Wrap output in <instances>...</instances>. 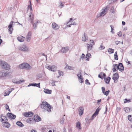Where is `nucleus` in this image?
I'll use <instances>...</instances> for the list:
<instances>
[{
  "label": "nucleus",
  "mask_w": 132,
  "mask_h": 132,
  "mask_svg": "<svg viewBox=\"0 0 132 132\" xmlns=\"http://www.w3.org/2000/svg\"><path fill=\"white\" fill-rule=\"evenodd\" d=\"M108 51L110 54L113 53H114V50L111 48H109L108 50Z\"/></svg>",
  "instance_id": "c85d7f7f"
},
{
  "label": "nucleus",
  "mask_w": 132,
  "mask_h": 132,
  "mask_svg": "<svg viewBox=\"0 0 132 132\" xmlns=\"http://www.w3.org/2000/svg\"><path fill=\"white\" fill-rule=\"evenodd\" d=\"M106 76V74L105 73H103V75H102V78H105V77Z\"/></svg>",
  "instance_id": "69168bd1"
},
{
  "label": "nucleus",
  "mask_w": 132,
  "mask_h": 132,
  "mask_svg": "<svg viewBox=\"0 0 132 132\" xmlns=\"http://www.w3.org/2000/svg\"><path fill=\"white\" fill-rule=\"evenodd\" d=\"M64 117H63L60 120V122L61 124H63L64 122Z\"/></svg>",
  "instance_id": "473e14b6"
},
{
  "label": "nucleus",
  "mask_w": 132,
  "mask_h": 132,
  "mask_svg": "<svg viewBox=\"0 0 132 132\" xmlns=\"http://www.w3.org/2000/svg\"><path fill=\"white\" fill-rule=\"evenodd\" d=\"M44 91L45 93L48 94H50L52 92L51 90H50L48 89H45Z\"/></svg>",
  "instance_id": "4be33fe9"
},
{
  "label": "nucleus",
  "mask_w": 132,
  "mask_h": 132,
  "mask_svg": "<svg viewBox=\"0 0 132 132\" xmlns=\"http://www.w3.org/2000/svg\"><path fill=\"white\" fill-rule=\"evenodd\" d=\"M79 82L80 83H82L83 81V78H78Z\"/></svg>",
  "instance_id": "a19ab883"
},
{
  "label": "nucleus",
  "mask_w": 132,
  "mask_h": 132,
  "mask_svg": "<svg viewBox=\"0 0 132 132\" xmlns=\"http://www.w3.org/2000/svg\"><path fill=\"white\" fill-rule=\"evenodd\" d=\"M69 50V47H62L61 50V52L63 53H66Z\"/></svg>",
  "instance_id": "4468645a"
},
{
  "label": "nucleus",
  "mask_w": 132,
  "mask_h": 132,
  "mask_svg": "<svg viewBox=\"0 0 132 132\" xmlns=\"http://www.w3.org/2000/svg\"><path fill=\"white\" fill-rule=\"evenodd\" d=\"M9 92V91L7 90V91H6L4 94V96H6L7 95H9V94H8V93H8Z\"/></svg>",
  "instance_id": "4d7b16f0"
},
{
  "label": "nucleus",
  "mask_w": 132,
  "mask_h": 132,
  "mask_svg": "<svg viewBox=\"0 0 132 132\" xmlns=\"http://www.w3.org/2000/svg\"><path fill=\"white\" fill-rule=\"evenodd\" d=\"M40 106L42 109L47 110L48 112H51V109L52 108L50 104L46 102H42Z\"/></svg>",
  "instance_id": "f257e3e1"
},
{
  "label": "nucleus",
  "mask_w": 132,
  "mask_h": 132,
  "mask_svg": "<svg viewBox=\"0 0 132 132\" xmlns=\"http://www.w3.org/2000/svg\"><path fill=\"white\" fill-rule=\"evenodd\" d=\"M31 31L29 32L27 34V36L31 37Z\"/></svg>",
  "instance_id": "09e8293b"
},
{
  "label": "nucleus",
  "mask_w": 132,
  "mask_h": 132,
  "mask_svg": "<svg viewBox=\"0 0 132 132\" xmlns=\"http://www.w3.org/2000/svg\"><path fill=\"white\" fill-rule=\"evenodd\" d=\"M97 115L96 114H95V113H94L91 117V118L93 119H94V118L95 117H96V116Z\"/></svg>",
  "instance_id": "49530a36"
},
{
  "label": "nucleus",
  "mask_w": 132,
  "mask_h": 132,
  "mask_svg": "<svg viewBox=\"0 0 132 132\" xmlns=\"http://www.w3.org/2000/svg\"><path fill=\"white\" fill-rule=\"evenodd\" d=\"M30 18V20L31 21V23L32 24H33L34 23L33 22V20H34V17H33V15L32 14H31V15H30L29 16Z\"/></svg>",
  "instance_id": "393cba45"
},
{
  "label": "nucleus",
  "mask_w": 132,
  "mask_h": 132,
  "mask_svg": "<svg viewBox=\"0 0 132 132\" xmlns=\"http://www.w3.org/2000/svg\"><path fill=\"white\" fill-rule=\"evenodd\" d=\"M101 108H100L99 107H98L96 110L95 112V113L96 114L98 115L99 111L101 110Z\"/></svg>",
  "instance_id": "7c9ffc66"
},
{
  "label": "nucleus",
  "mask_w": 132,
  "mask_h": 132,
  "mask_svg": "<svg viewBox=\"0 0 132 132\" xmlns=\"http://www.w3.org/2000/svg\"><path fill=\"white\" fill-rule=\"evenodd\" d=\"M0 66L3 69L8 70L10 68V66L8 63L4 61L0 60Z\"/></svg>",
  "instance_id": "f03ea898"
},
{
  "label": "nucleus",
  "mask_w": 132,
  "mask_h": 132,
  "mask_svg": "<svg viewBox=\"0 0 132 132\" xmlns=\"http://www.w3.org/2000/svg\"><path fill=\"white\" fill-rule=\"evenodd\" d=\"M40 83H39L38 84L36 83H32L29 84L28 86L29 87L31 86H36L38 88H40Z\"/></svg>",
  "instance_id": "f8f14e48"
},
{
  "label": "nucleus",
  "mask_w": 132,
  "mask_h": 132,
  "mask_svg": "<svg viewBox=\"0 0 132 132\" xmlns=\"http://www.w3.org/2000/svg\"><path fill=\"white\" fill-rule=\"evenodd\" d=\"M19 67L21 69H26L27 70H29L31 68V66L27 63H23L19 65Z\"/></svg>",
  "instance_id": "7ed1b4c3"
},
{
  "label": "nucleus",
  "mask_w": 132,
  "mask_h": 132,
  "mask_svg": "<svg viewBox=\"0 0 132 132\" xmlns=\"http://www.w3.org/2000/svg\"><path fill=\"white\" fill-rule=\"evenodd\" d=\"M14 22L13 21H11L9 25L8 26V27L9 28V33L10 34H11L12 32V31L13 30V29L12 28V25H13V22Z\"/></svg>",
  "instance_id": "423d86ee"
},
{
  "label": "nucleus",
  "mask_w": 132,
  "mask_h": 132,
  "mask_svg": "<svg viewBox=\"0 0 132 132\" xmlns=\"http://www.w3.org/2000/svg\"><path fill=\"white\" fill-rule=\"evenodd\" d=\"M24 81L23 80H20L19 81H16L15 82H14V83H16V84H20L22 82H23Z\"/></svg>",
  "instance_id": "de8ad7c7"
},
{
  "label": "nucleus",
  "mask_w": 132,
  "mask_h": 132,
  "mask_svg": "<svg viewBox=\"0 0 132 132\" xmlns=\"http://www.w3.org/2000/svg\"><path fill=\"white\" fill-rule=\"evenodd\" d=\"M116 66H117V64H113V65L112 70L113 72H114L115 71L117 70V68H116Z\"/></svg>",
  "instance_id": "cd10ccee"
},
{
  "label": "nucleus",
  "mask_w": 132,
  "mask_h": 132,
  "mask_svg": "<svg viewBox=\"0 0 132 132\" xmlns=\"http://www.w3.org/2000/svg\"><path fill=\"white\" fill-rule=\"evenodd\" d=\"M34 121L38 122L41 120V118L37 115H36L34 116Z\"/></svg>",
  "instance_id": "9d476101"
},
{
  "label": "nucleus",
  "mask_w": 132,
  "mask_h": 132,
  "mask_svg": "<svg viewBox=\"0 0 132 132\" xmlns=\"http://www.w3.org/2000/svg\"><path fill=\"white\" fill-rule=\"evenodd\" d=\"M4 123V126L7 128H9L10 126V124L7 122H5Z\"/></svg>",
  "instance_id": "bb28decb"
},
{
  "label": "nucleus",
  "mask_w": 132,
  "mask_h": 132,
  "mask_svg": "<svg viewBox=\"0 0 132 132\" xmlns=\"http://www.w3.org/2000/svg\"><path fill=\"white\" fill-rule=\"evenodd\" d=\"M27 122L29 123H33L35 121L33 118H30L27 120Z\"/></svg>",
  "instance_id": "2eb2a0df"
},
{
  "label": "nucleus",
  "mask_w": 132,
  "mask_h": 132,
  "mask_svg": "<svg viewBox=\"0 0 132 132\" xmlns=\"http://www.w3.org/2000/svg\"><path fill=\"white\" fill-rule=\"evenodd\" d=\"M122 68H118V70L121 72L122 71H123L124 68V67Z\"/></svg>",
  "instance_id": "13d9d810"
},
{
  "label": "nucleus",
  "mask_w": 132,
  "mask_h": 132,
  "mask_svg": "<svg viewBox=\"0 0 132 132\" xmlns=\"http://www.w3.org/2000/svg\"><path fill=\"white\" fill-rule=\"evenodd\" d=\"M112 79L114 80V82H117V80L118 78L113 76L112 77Z\"/></svg>",
  "instance_id": "2f4dec72"
},
{
  "label": "nucleus",
  "mask_w": 132,
  "mask_h": 132,
  "mask_svg": "<svg viewBox=\"0 0 132 132\" xmlns=\"http://www.w3.org/2000/svg\"><path fill=\"white\" fill-rule=\"evenodd\" d=\"M64 5L63 3L61 2H60V8H61L62 7H64Z\"/></svg>",
  "instance_id": "603ef678"
},
{
  "label": "nucleus",
  "mask_w": 132,
  "mask_h": 132,
  "mask_svg": "<svg viewBox=\"0 0 132 132\" xmlns=\"http://www.w3.org/2000/svg\"><path fill=\"white\" fill-rule=\"evenodd\" d=\"M31 2H30V5H28V10H30V11H32V9L31 6Z\"/></svg>",
  "instance_id": "72a5a7b5"
},
{
  "label": "nucleus",
  "mask_w": 132,
  "mask_h": 132,
  "mask_svg": "<svg viewBox=\"0 0 132 132\" xmlns=\"http://www.w3.org/2000/svg\"><path fill=\"white\" fill-rule=\"evenodd\" d=\"M101 88L102 93H104V92L105 91V88L104 87H102Z\"/></svg>",
  "instance_id": "864d4df0"
},
{
  "label": "nucleus",
  "mask_w": 132,
  "mask_h": 132,
  "mask_svg": "<svg viewBox=\"0 0 132 132\" xmlns=\"http://www.w3.org/2000/svg\"><path fill=\"white\" fill-rule=\"evenodd\" d=\"M58 73L59 74L60 76L63 75V72L61 71L58 70Z\"/></svg>",
  "instance_id": "c03bdc74"
},
{
  "label": "nucleus",
  "mask_w": 132,
  "mask_h": 132,
  "mask_svg": "<svg viewBox=\"0 0 132 132\" xmlns=\"http://www.w3.org/2000/svg\"><path fill=\"white\" fill-rule=\"evenodd\" d=\"M6 116L7 117H9L12 119H14L16 117L15 115L9 113H8L7 114Z\"/></svg>",
  "instance_id": "6e6552de"
},
{
  "label": "nucleus",
  "mask_w": 132,
  "mask_h": 132,
  "mask_svg": "<svg viewBox=\"0 0 132 132\" xmlns=\"http://www.w3.org/2000/svg\"><path fill=\"white\" fill-rule=\"evenodd\" d=\"M56 70L57 67L56 66L54 65L51 66L50 70L51 71L54 72L56 71Z\"/></svg>",
  "instance_id": "aec40b11"
},
{
  "label": "nucleus",
  "mask_w": 132,
  "mask_h": 132,
  "mask_svg": "<svg viewBox=\"0 0 132 132\" xmlns=\"http://www.w3.org/2000/svg\"><path fill=\"white\" fill-rule=\"evenodd\" d=\"M114 9L113 7L112 6L110 8V11L112 13H114Z\"/></svg>",
  "instance_id": "e433bc0d"
},
{
  "label": "nucleus",
  "mask_w": 132,
  "mask_h": 132,
  "mask_svg": "<svg viewBox=\"0 0 132 132\" xmlns=\"http://www.w3.org/2000/svg\"><path fill=\"white\" fill-rule=\"evenodd\" d=\"M7 74V72H0V76L1 77H6Z\"/></svg>",
  "instance_id": "a211bd4d"
},
{
  "label": "nucleus",
  "mask_w": 132,
  "mask_h": 132,
  "mask_svg": "<svg viewBox=\"0 0 132 132\" xmlns=\"http://www.w3.org/2000/svg\"><path fill=\"white\" fill-rule=\"evenodd\" d=\"M118 65L119 67H123V66L122 64L121 63H120Z\"/></svg>",
  "instance_id": "0e129e2a"
},
{
  "label": "nucleus",
  "mask_w": 132,
  "mask_h": 132,
  "mask_svg": "<svg viewBox=\"0 0 132 132\" xmlns=\"http://www.w3.org/2000/svg\"><path fill=\"white\" fill-rule=\"evenodd\" d=\"M38 23V21H37L34 24H33V29H36L37 28V23Z\"/></svg>",
  "instance_id": "b1692460"
},
{
  "label": "nucleus",
  "mask_w": 132,
  "mask_h": 132,
  "mask_svg": "<svg viewBox=\"0 0 132 132\" xmlns=\"http://www.w3.org/2000/svg\"><path fill=\"white\" fill-rule=\"evenodd\" d=\"M114 59L116 60H118V55H114Z\"/></svg>",
  "instance_id": "774afa93"
},
{
  "label": "nucleus",
  "mask_w": 132,
  "mask_h": 132,
  "mask_svg": "<svg viewBox=\"0 0 132 132\" xmlns=\"http://www.w3.org/2000/svg\"><path fill=\"white\" fill-rule=\"evenodd\" d=\"M124 110L125 112L127 113L129 112L130 110V108L129 107H127L124 108Z\"/></svg>",
  "instance_id": "c756f323"
},
{
  "label": "nucleus",
  "mask_w": 132,
  "mask_h": 132,
  "mask_svg": "<svg viewBox=\"0 0 132 132\" xmlns=\"http://www.w3.org/2000/svg\"><path fill=\"white\" fill-rule=\"evenodd\" d=\"M34 113L32 112H25L24 113V116L26 117H30L33 116Z\"/></svg>",
  "instance_id": "9b49d317"
},
{
  "label": "nucleus",
  "mask_w": 132,
  "mask_h": 132,
  "mask_svg": "<svg viewBox=\"0 0 132 132\" xmlns=\"http://www.w3.org/2000/svg\"><path fill=\"white\" fill-rule=\"evenodd\" d=\"M105 48V47L103 45V44H102L101 45L100 47L99 48L100 50H102L104 49Z\"/></svg>",
  "instance_id": "f704fd0d"
},
{
  "label": "nucleus",
  "mask_w": 132,
  "mask_h": 132,
  "mask_svg": "<svg viewBox=\"0 0 132 132\" xmlns=\"http://www.w3.org/2000/svg\"><path fill=\"white\" fill-rule=\"evenodd\" d=\"M111 79V78L109 77H108L107 78H105L104 80L106 83L108 84H109Z\"/></svg>",
  "instance_id": "412c9836"
},
{
  "label": "nucleus",
  "mask_w": 132,
  "mask_h": 132,
  "mask_svg": "<svg viewBox=\"0 0 132 132\" xmlns=\"http://www.w3.org/2000/svg\"><path fill=\"white\" fill-rule=\"evenodd\" d=\"M88 118H87L85 119V120L86 122L87 123H89V121Z\"/></svg>",
  "instance_id": "bf43d9fd"
},
{
  "label": "nucleus",
  "mask_w": 132,
  "mask_h": 132,
  "mask_svg": "<svg viewBox=\"0 0 132 132\" xmlns=\"http://www.w3.org/2000/svg\"><path fill=\"white\" fill-rule=\"evenodd\" d=\"M5 108H6V110H8L9 108V106L7 104H6L5 105Z\"/></svg>",
  "instance_id": "e2e57ef3"
},
{
  "label": "nucleus",
  "mask_w": 132,
  "mask_h": 132,
  "mask_svg": "<svg viewBox=\"0 0 132 132\" xmlns=\"http://www.w3.org/2000/svg\"><path fill=\"white\" fill-rule=\"evenodd\" d=\"M79 111V114L80 115H82L83 113L84 108L81 107H80Z\"/></svg>",
  "instance_id": "6ab92c4d"
},
{
  "label": "nucleus",
  "mask_w": 132,
  "mask_h": 132,
  "mask_svg": "<svg viewBox=\"0 0 132 132\" xmlns=\"http://www.w3.org/2000/svg\"><path fill=\"white\" fill-rule=\"evenodd\" d=\"M88 40V36L87 34L84 33L82 36V40L84 42H85Z\"/></svg>",
  "instance_id": "0eeeda50"
},
{
  "label": "nucleus",
  "mask_w": 132,
  "mask_h": 132,
  "mask_svg": "<svg viewBox=\"0 0 132 132\" xmlns=\"http://www.w3.org/2000/svg\"><path fill=\"white\" fill-rule=\"evenodd\" d=\"M118 35L119 37H121L122 36V33L120 31L118 33Z\"/></svg>",
  "instance_id": "052dcab7"
},
{
  "label": "nucleus",
  "mask_w": 132,
  "mask_h": 132,
  "mask_svg": "<svg viewBox=\"0 0 132 132\" xmlns=\"http://www.w3.org/2000/svg\"><path fill=\"white\" fill-rule=\"evenodd\" d=\"M125 101H124V103H125L127 102H130V99L128 100L127 99H125Z\"/></svg>",
  "instance_id": "a18cd8bd"
},
{
  "label": "nucleus",
  "mask_w": 132,
  "mask_h": 132,
  "mask_svg": "<svg viewBox=\"0 0 132 132\" xmlns=\"http://www.w3.org/2000/svg\"><path fill=\"white\" fill-rule=\"evenodd\" d=\"M72 68V67L71 66H68V69L70 70H73V69Z\"/></svg>",
  "instance_id": "338daca9"
},
{
  "label": "nucleus",
  "mask_w": 132,
  "mask_h": 132,
  "mask_svg": "<svg viewBox=\"0 0 132 132\" xmlns=\"http://www.w3.org/2000/svg\"><path fill=\"white\" fill-rule=\"evenodd\" d=\"M91 56V55L90 53L87 54L86 55V60L89 61V58Z\"/></svg>",
  "instance_id": "a878e982"
},
{
  "label": "nucleus",
  "mask_w": 132,
  "mask_h": 132,
  "mask_svg": "<svg viewBox=\"0 0 132 132\" xmlns=\"http://www.w3.org/2000/svg\"><path fill=\"white\" fill-rule=\"evenodd\" d=\"M85 56V55L84 53H82L81 57V58L82 60H83L84 59Z\"/></svg>",
  "instance_id": "37998d69"
},
{
  "label": "nucleus",
  "mask_w": 132,
  "mask_h": 132,
  "mask_svg": "<svg viewBox=\"0 0 132 132\" xmlns=\"http://www.w3.org/2000/svg\"><path fill=\"white\" fill-rule=\"evenodd\" d=\"M45 67L47 69L50 70L51 66H49V65H47L45 66Z\"/></svg>",
  "instance_id": "5fc2aeb1"
},
{
  "label": "nucleus",
  "mask_w": 132,
  "mask_h": 132,
  "mask_svg": "<svg viewBox=\"0 0 132 132\" xmlns=\"http://www.w3.org/2000/svg\"><path fill=\"white\" fill-rule=\"evenodd\" d=\"M128 118L129 121L132 122V116L131 115L128 116Z\"/></svg>",
  "instance_id": "c9c22d12"
},
{
  "label": "nucleus",
  "mask_w": 132,
  "mask_h": 132,
  "mask_svg": "<svg viewBox=\"0 0 132 132\" xmlns=\"http://www.w3.org/2000/svg\"><path fill=\"white\" fill-rule=\"evenodd\" d=\"M86 84H87L90 85V83L89 82L88 80L87 79H86L85 80Z\"/></svg>",
  "instance_id": "6e6d98bb"
},
{
  "label": "nucleus",
  "mask_w": 132,
  "mask_h": 132,
  "mask_svg": "<svg viewBox=\"0 0 132 132\" xmlns=\"http://www.w3.org/2000/svg\"><path fill=\"white\" fill-rule=\"evenodd\" d=\"M19 49L25 52H28L29 50V48L25 45H23L21 46Z\"/></svg>",
  "instance_id": "20e7f679"
},
{
  "label": "nucleus",
  "mask_w": 132,
  "mask_h": 132,
  "mask_svg": "<svg viewBox=\"0 0 132 132\" xmlns=\"http://www.w3.org/2000/svg\"><path fill=\"white\" fill-rule=\"evenodd\" d=\"M110 90H109L105 92H104V95L106 96H107L110 93Z\"/></svg>",
  "instance_id": "4c0bfd02"
},
{
  "label": "nucleus",
  "mask_w": 132,
  "mask_h": 132,
  "mask_svg": "<svg viewBox=\"0 0 132 132\" xmlns=\"http://www.w3.org/2000/svg\"><path fill=\"white\" fill-rule=\"evenodd\" d=\"M31 37L26 36L27 41L28 42H29L30 40Z\"/></svg>",
  "instance_id": "ea45409f"
},
{
  "label": "nucleus",
  "mask_w": 132,
  "mask_h": 132,
  "mask_svg": "<svg viewBox=\"0 0 132 132\" xmlns=\"http://www.w3.org/2000/svg\"><path fill=\"white\" fill-rule=\"evenodd\" d=\"M52 28L54 30L58 29L60 28V26L55 22H53L52 24Z\"/></svg>",
  "instance_id": "1a4fd4ad"
},
{
  "label": "nucleus",
  "mask_w": 132,
  "mask_h": 132,
  "mask_svg": "<svg viewBox=\"0 0 132 132\" xmlns=\"http://www.w3.org/2000/svg\"><path fill=\"white\" fill-rule=\"evenodd\" d=\"M86 45H87V48L88 50H91L93 46V44L91 43L90 44H86Z\"/></svg>",
  "instance_id": "f3484780"
},
{
  "label": "nucleus",
  "mask_w": 132,
  "mask_h": 132,
  "mask_svg": "<svg viewBox=\"0 0 132 132\" xmlns=\"http://www.w3.org/2000/svg\"><path fill=\"white\" fill-rule=\"evenodd\" d=\"M76 127L79 129H81V123L80 121H79L76 123Z\"/></svg>",
  "instance_id": "dca6fc26"
},
{
  "label": "nucleus",
  "mask_w": 132,
  "mask_h": 132,
  "mask_svg": "<svg viewBox=\"0 0 132 132\" xmlns=\"http://www.w3.org/2000/svg\"><path fill=\"white\" fill-rule=\"evenodd\" d=\"M109 6H106V7L103 9V11L102 12L100 13L99 14L97 15V17H99L102 16L103 15H104V13L105 12L107 11V10L109 9Z\"/></svg>",
  "instance_id": "39448f33"
},
{
  "label": "nucleus",
  "mask_w": 132,
  "mask_h": 132,
  "mask_svg": "<svg viewBox=\"0 0 132 132\" xmlns=\"http://www.w3.org/2000/svg\"><path fill=\"white\" fill-rule=\"evenodd\" d=\"M90 42L91 43H92L93 44V45H95V43L94 42V40H90Z\"/></svg>",
  "instance_id": "680f3d73"
},
{
  "label": "nucleus",
  "mask_w": 132,
  "mask_h": 132,
  "mask_svg": "<svg viewBox=\"0 0 132 132\" xmlns=\"http://www.w3.org/2000/svg\"><path fill=\"white\" fill-rule=\"evenodd\" d=\"M77 76L78 77V78H81V73L80 72H79V73L78 74Z\"/></svg>",
  "instance_id": "8fccbe9b"
},
{
  "label": "nucleus",
  "mask_w": 132,
  "mask_h": 132,
  "mask_svg": "<svg viewBox=\"0 0 132 132\" xmlns=\"http://www.w3.org/2000/svg\"><path fill=\"white\" fill-rule=\"evenodd\" d=\"M25 37L22 36L17 38V40L20 42H23L25 40Z\"/></svg>",
  "instance_id": "ddd939ff"
},
{
  "label": "nucleus",
  "mask_w": 132,
  "mask_h": 132,
  "mask_svg": "<svg viewBox=\"0 0 132 132\" xmlns=\"http://www.w3.org/2000/svg\"><path fill=\"white\" fill-rule=\"evenodd\" d=\"M16 124L18 126L20 127H22L24 126L23 124L20 121H17L16 122Z\"/></svg>",
  "instance_id": "5701e85b"
},
{
  "label": "nucleus",
  "mask_w": 132,
  "mask_h": 132,
  "mask_svg": "<svg viewBox=\"0 0 132 132\" xmlns=\"http://www.w3.org/2000/svg\"><path fill=\"white\" fill-rule=\"evenodd\" d=\"M113 76L114 77H117V78H119V75L117 73H116L114 74Z\"/></svg>",
  "instance_id": "79ce46f5"
},
{
  "label": "nucleus",
  "mask_w": 132,
  "mask_h": 132,
  "mask_svg": "<svg viewBox=\"0 0 132 132\" xmlns=\"http://www.w3.org/2000/svg\"><path fill=\"white\" fill-rule=\"evenodd\" d=\"M2 116H3L2 115L1 117H0V120H1L2 122L3 123H4V122H5L4 121V118H3V117H2Z\"/></svg>",
  "instance_id": "58836bf2"
},
{
  "label": "nucleus",
  "mask_w": 132,
  "mask_h": 132,
  "mask_svg": "<svg viewBox=\"0 0 132 132\" xmlns=\"http://www.w3.org/2000/svg\"><path fill=\"white\" fill-rule=\"evenodd\" d=\"M2 117H3V118H4V121L5 122H7V118L4 116H2Z\"/></svg>",
  "instance_id": "3c124183"
}]
</instances>
